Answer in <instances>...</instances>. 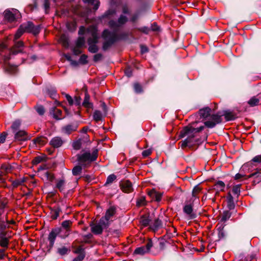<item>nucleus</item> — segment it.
Masks as SVG:
<instances>
[{
    "label": "nucleus",
    "mask_w": 261,
    "mask_h": 261,
    "mask_svg": "<svg viewBox=\"0 0 261 261\" xmlns=\"http://www.w3.org/2000/svg\"><path fill=\"white\" fill-rule=\"evenodd\" d=\"M6 70L10 73H14L17 70V67L10 64L6 65Z\"/></svg>",
    "instance_id": "obj_37"
},
{
    "label": "nucleus",
    "mask_w": 261,
    "mask_h": 261,
    "mask_svg": "<svg viewBox=\"0 0 261 261\" xmlns=\"http://www.w3.org/2000/svg\"><path fill=\"white\" fill-rule=\"evenodd\" d=\"M9 240L7 236H0V245L5 248L8 247Z\"/></svg>",
    "instance_id": "obj_26"
},
{
    "label": "nucleus",
    "mask_w": 261,
    "mask_h": 261,
    "mask_svg": "<svg viewBox=\"0 0 261 261\" xmlns=\"http://www.w3.org/2000/svg\"><path fill=\"white\" fill-rule=\"evenodd\" d=\"M125 74L128 77L132 75V70L130 67H127L125 70Z\"/></svg>",
    "instance_id": "obj_58"
},
{
    "label": "nucleus",
    "mask_w": 261,
    "mask_h": 261,
    "mask_svg": "<svg viewBox=\"0 0 261 261\" xmlns=\"http://www.w3.org/2000/svg\"><path fill=\"white\" fill-rule=\"evenodd\" d=\"M22 28L23 29L25 32L30 33L31 30L32 29L34 26V24L32 22H28L26 23H23L21 24Z\"/></svg>",
    "instance_id": "obj_29"
},
{
    "label": "nucleus",
    "mask_w": 261,
    "mask_h": 261,
    "mask_svg": "<svg viewBox=\"0 0 261 261\" xmlns=\"http://www.w3.org/2000/svg\"><path fill=\"white\" fill-rule=\"evenodd\" d=\"M91 231L95 234H100L102 233L103 230L109 227L108 225H104L101 223V219L99 220L98 223L92 224L90 225Z\"/></svg>",
    "instance_id": "obj_9"
},
{
    "label": "nucleus",
    "mask_w": 261,
    "mask_h": 261,
    "mask_svg": "<svg viewBox=\"0 0 261 261\" xmlns=\"http://www.w3.org/2000/svg\"><path fill=\"white\" fill-rule=\"evenodd\" d=\"M134 88L135 92L137 93H139L142 92V89L141 86L138 84L135 83L134 85Z\"/></svg>",
    "instance_id": "obj_50"
},
{
    "label": "nucleus",
    "mask_w": 261,
    "mask_h": 261,
    "mask_svg": "<svg viewBox=\"0 0 261 261\" xmlns=\"http://www.w3.org/2000/svg\"><path fill=\"white\" fill-rule=\"evenodd\" d=\"M204 126H201L197 128H194L191 126L185 127L180 133L179 137L184 138L187 136V138L180 142L182 148H185L189 145H194L199 143V140L195 139L196 134L202 131Z\"/></svg>",
    "instance_id": "obj_3"
},
{
    "label": "nucleus",
    "mask_w": 261,
    "mask_h": 261,
    "mask_svg": "<svg viewBox=\"0 0 261 261\" xmlns=\"http://www.w3.org/2000/svg\"><path fill=\"white\" fill-rule=\"evenodd\" d=\"M7 133L6 132H3L0 134V143H4L6 140Z\"/></svg>",
    "instance_id": "obj_54"
},
{
    "label": "nucleus",
    "mask_w": 261,
    "mask_h": 261,
    "mask_svg": "<svg viewBox=\"0 0 261 261\" xmlns=\"http://www.w3.org/2000/svg\"><path fill=\"white\" fill-rule=\"evenodd\" d=\"M102 55L101 54H97L94 56L93 60L94 62H97L101 60Z\"/></svg>",
    "instance_id": "obj_53"
},
{
    "label": "nucleus",
    "mask_w": 261,
    "mask_h": 261,
    "mask_svg": "<svg viewBox=\"0 0 261 261\" xmlns=\"http://www.w3.org/2000/svg\"><path fill=\"white\" fill-rule=\"evenodd\" d=\"M72 224V222L70 220H65L62 222L61 227L57 228V229H65V237H68L70 233V227Z\"/></svg>",
    "instance_id": "obj_14"
},
{
    "label": "nucleus",
    "mask_w": 261,
    "mask_h": 261,
    "mask_svg": "<svg viewBox=\"0 0 261 261\" xmlns=\"http://www.w3.org/2000/svg\"><path fill=\"white\" fill-rule=\"evenodd\" d=\"M47 142V138L45 137L40 136L33 140V145H43Z\"/></svg>",
    "instance_id": "obj_22"
},
{
    "label": "nucleus",
    "mask_w": 261,
    "mask_h": 261,
    "mask_svg": "<svg viewBox=\"0 0 261 261\" xmlns=\"http://www.w3.org/2000/svg\"><path fill=\"white\" fill-rule=\"evenodd\" d=\"M14 41L15 44L11 49V53L12 54L16 55L22 51L24 44L23 42L21 41L14 40Z\"/></svg>",
    "instance_id": "obj_12"
},
{
    "label": "nucleus",
    "mask_w": 261,
    "mask_h": 261,
    "mask_svg": "<svg viewBox=\"0 0 261 261\" xmlns=\"http://www.w3.org/2000/svg\"><path fill=\"white\" fill-rule=\"evenodd\" d=\"M85 39L84 37H79L76 42L77 47H81L85 44Z\"/></svg>",
    "instance_id": "obj_40"
},
{
    "label": "nucleus",
    "mask_w": 261,
    "mask_h": 261,
    "mask_svg": "<svg viewBox=\"0 0 261 261\" xmlns=\"http://www.w3.org/2000/svg\"><path fill=\"white\" fill-rule=\"evenodd\" d=\"M221 116H224L226 121L232 120L235 118L234 115L232 112L225 111L223 114L212 115L211 117L212 120H207L204 122L205 125L208 128H213L217 124L221 122Z\"/></svg>",
    "instance_id": "obj_5"
},
{
    "label": "nucleus",
    "mask_w": 261,
    "mask_h": 261,
    "mask_svg": "<svg viewBox=\"0 0 261 261\" xmlns=\"http://www.w3.org/2000/svg\"><path fill=\"white\" fill-rule=\"evenodd\" d=\"M152 246V241L151 240H149L145 246H143L137 248L134 251V253L136 254L144 255L148 253Z\"/></svg>",
    "instance_id": "obj_8"
},
{
    "label": "nucleus",
    "mask_w": 261,
    "mask_h": 261,
    "mask_svg": "<svg viewBox=\"0 0 261 261\" xmlns=\"http://www.w3.org/2000/svg\"><path fill=\"white\" fill-rule=\"evenodd\" d=\"M62 113L61 110L56 108H53L50 110V113L53 115V117L57 120H61L63 118Z\"/></svg>",
    "instance_id": "obj_19"
},
{
    "label": "nucleus",
    "mask_w": 261,
    "mask_h": 261,
    "mask_svg": "<svg viewBox=\"0 0 261 261\" xmlns=\"http://www.w3.org/2000/svg\"><path fill=\"white\" fill-rule=\"evenodd\" d=\"M116 14V10L113 9H110L107 11L101 17V19L105 18L111 19L112 16Z\"/></svg>",
    "instance_id": "obj_27"
},
{
    "label": "nucleus",
    "mask_w": 261,
    "mask_h": 261,
    "mask_svg": "<svg viewBox=\"0 0 261 261\" xmlns=\"http://www.w3.org/2000/svg\"><path fill=\"white\" fill-rule=\"evenodd\" d=\"M82 167L81 165L75 166L72 171L73 175L75 176L79 175L82 172Z\"/></svg>",
    "instance_id": "obj_36"
},
{
    "label": "nucleus",
    "mask_w": 261,
    "mask_h": 261,
    "mask_svg": "<svg viewBox=\"0 0 261 261\" xmlns=\"http://www.w3.org/2000/svg\"><path fill=\"white\" fill-rule=\"evenodd\" d=\"M161 227L162 221L159 219H155L153 223L150 225V228L154 231L159 229Z\"/></svg>",
    "instance_id": "obj_24"
},
{
    "label": "nucleus",
    "mask_w": 261,
    "mask_h": 261,
    "mask_svg": "<svg viewBox=\"0 0 261 261\" xmlns=\"http://www.w3.org/2000/svg\"><path fill=\"white\" fill-rule=\"evenodd\" d=\"M150 222V220L149 219L148 217L142 216L140 218V222L143 227H146L149 225Z\"/></svg>",
    "instance_id": "obj_28"
},
{
    "label": "nucleus",
    "mask_w": 261,
    "mask_h": 261,
    "mask_svg": "<svg viewBox=\"0 0 261 261\" xmlns=\"http://www.w3.org/2000/svg\"><path fill=\"white\" fill-rule=\"evenodd\" d=\"M211 113V109L208 107H206L205 108H203L202 109H201L199 110V115L201 117L203 118H206L208 116H210V120H212L211 117L212 115H210Z\"/></svg>",
    "instance_id": "obj_21"
},
{
    "label": "nucleus",
    "mask_w": 261,
    "mask_h": 261,
    "mask_svg": "<svg viewBox=\"0 0 261 261\" xmlns=\"http://www.w3.org/2000/svg\"><path fill=\"white\" fill-rule=\"evenodd\" d=\"M70 251V249L63 246L58 249V253L61 255L66 254Z\"/></svg>",
    "instance_id": "obj_42"
},
{
    "label": "nucleus",
    "mask_w": 261,
    "mask_h": 261,
    "mask_svg": "<svg viewBox=\"0 0 261 261\" xmlns=\"http://www.w3.org/2000/svg\"><path fill=\"white\" fill-rule=\"evenodd\" d=\"M63 139L60 137H55L51 139L49 144L54 148L61 147L64 143Z\"/></svg>",
    "instance_id": "obj_15"
},
{
    "label": "nucleus",
    "mask_w": 261,
    "mask_h": 261,
    "mask_svg": "<svg viewBox=\"0 0 261 261\" xmlns=\"http://www.w3.org/2000/svg\"><path fill=\"white\" fill-rule=\"evenodd\" d=\"M227 207L229 210L234 209L235 204L233 201V197L232 195L229 193L226 198Z\"/></svg>",
    "instance_id": "obj_20"
},
{
    "label": "nucleus",
    "mask_w": 261,
    "mask_h": 261,
    "mask_svg": "<svg viewBox=\"0 0 261 261\" xmlns=\"http://www.w3.org/2000/svg\"><path fill=\"white\" fill-rule=\"evenodd\" d=\"M82 146V143L81 140H77L74 142L72 144L73 148L75 150H79L81 149Z\"/></svg>",
    "instance_id": "obj_48"
},
{
    "label": "nucleus",
    "mask_w": 261,
    "mask_h": 261,
    "mask_svg": "<svg viewBox=\"0 0 261 261\" xmlns=\"http://www.w3.org/2000/svg\"><path fill=\"white\" fill-rule=\"evenodd\" d=\"M79 34L80 35L86 34L88 36V50L90 53H96L97 52L98 47L96 44L98 43L99 36L98 33L97 27L96 25H91L87 28L81 26L79 29Z\"/></svg>",
    "instance_id": "obj_2"
},
{
    "label": "nucleus",
    "mask_w": 261,
    "mask_h": 261,
    "mask_svg": "<svg viewBox=\"0 0 261 261\" xmlns=\"http://www.w3.org/2000/svg\"><path fill=\"white\" fill-rule=\"evenodd\" d=\"M60 212H61V210L59 208H57L54 210L52 212L51 218L54 220L56 219L59 217V213Z\"/></svg>",
    "instance_id": "obj_47"
},
{
    "label": "nucleus",
    "mask_w": 261,
    "mask_h": 261,
    "mask_svg": "<svg viewBox=\"0 0 261 261\" xmlns=\"http://www.w3.org/2000/svg\"><path fill=\"white\" fill-rule=\"evenodd\" d=\"M138 30L140 31V32H142L145 33V34H148L149 31V29L147 27H146L139 28Z\"/></svg>",
    "instance_id": "obj_62"
},
{
    "label": "nucleus",
    "mask_w": 261,
    "mask_h": 261,
    "mask_svg": "<svg viewBox=\"0 0 261 261\" xmlns=\"http://www.w3.org/2000/svg\"><path fill=\"white\" fill-rule=\"evenodd\" d=\"M252 160L254 162L261 163V154L260 155H257L255 156Z\"/></svg>",
    "instance_id": "obj_64"
},
{
    "label": "nucleus",
    "mask_w": 261,
    "mask_h": 261,
    "mask_svg": "<svg viewBox=\"0 0 261 261\" xmlns=\"http://www.w3.org/2000/svg\"><path fill=\"white\" fill-rule=\"evenodd\" d=\"M201 190V188L199 186H195L192 191V197L195 199L198 198V195L200 193Z\"/></svg>",
    "instance_id": "obj_33"
},
{
    "label": "nucleus",
    "mask_w": 261,
    "mask_h": 261,
    "mask_svg": "<svg viewBox=\"0 0 261 261\" xmlns=\"http://www.w3.org/2000/svg\"><path fill=\"white\" fill-rule=\"evenodd\" d=\"M75 253L79 254H84V249L81 246H80L76 248L75 251Z\"/></svg>",
    "instance_id": "obj_63"
},
{
    "label": "nucleus",
    "mask_w": 261,
    "mask_h": 261,
    "mask_svg": "<svg viewBox=\"0 0 261 261\" xmlns=\"http://www.w3.org/2000/svg\"><path fill=\"white\" fill-rule=\"evenodd\" d=\"M102 117V114L100 111L96 110L93 114V118L94 120L98 122L101 120Z\"/></svg>",
    "instance_id": "obj_34"
},
{
    "label": "nucleus",
    "mask_w": 261,
    "mask_h": 261,
    "mask_svg": "<svg viewBox=\"0 0 261 261\" xmlns=\"http://www.w3.org/2000/svg\"><path fill=\"white\" fill-rule=\"evenodd\" d=\"M25 181L24 178H19L14 180L12 182V185L14 187H17L21 185Z\"/></svg>",
    "instance_id": "obj_43"
},
{
    "label": "nucleus",
    "mask_w": 261,
    "mask_h": 261,
    "mask_svg": "<svg viewBox=\"0 0 261 261\" xmlns=\"http://www.w3.org/2000/svg\"><path fill=\"white\" fill-rule=\"evenodd\" d=\"M151 152L152 151L150 149L145 150L142 153V156L144 158H146L151 153Z\"/></svg>",
    "instance_id": "obj_55"
},
{
    "label": "nucleus",
    "mask_w": 261,
    "mask_h": 261,
    "mask_svg": "<svg viewBox=\"0 0 261 261\" xmlns=\"http://www.w3.org/2000/svg\"><path fill=\"white\" fill-rule=\"evenodd\" d=\"M74 103L76 106H80L81 103V98L80 96H75L74 97V100H73Z\"/></svg>",
    "instance_id": "obj_59"
},
{
    "label": "nucleus",
    "mask_w": 261,
    "mask_h": 261,
    "mask_svg": "<svg viewBox=\"0 0 261 261\" xmlns=\"http://www.w3.org/2000/svg\"><path fill=\"white\" fill-rule=\"evenodd\" d=\"M85 257V254H79L76 257L74 258L73 261H82Z\"/></svg>",
    "instance_id": "obj_57"
},
{
    "label": "nucleus",
    "mask_w": 261,
    "mask_h": 261,
    "mask_svg": "<svg viewBox=\"0 0 261 261\" xmlns=\"http://www.w3.org/2000/svg\"><path fill=\"white\" fill-rule=\"evenodd\" d=\"M27 133L24 130H19L15 134V139L18 141H25L28 139Z\"/></svg>",
    "instance_id": "obj_18"
},
{
    "label": "nucleus",
    "mask_w": 261,
    "mask_h": 261,
    "mask_svg": "<svg viewBox=\"0 0 261 261\" xmlns=\"http://www.w3.org/2000/svg\"><path fill=\"white\" fill-rule=\"evenodd\" d=\"M40 31V27L39 25H34L33 26V28L31 30L30 33H33L34 35H37L39 34Z\"/></svg>",
    "instance_id": "obj_49"
},
{
    "label": "nucleus",
    "mask_w": 261,
    "mask_h": 261,
    "mask_svg": "<svg viewBox=\"0 0 261 261\" xmlns=\"http://www.w3.org/2000/svg\"><path fill=\"white\" fill-rule=\"evenodd\" d=\"M183 211L190 219H194L196 217V215L193 212V206L191 204L185 205L183 208Z\"/></svg>",
    "instance_id": "obj_17"
},
{
    "label": "nucleus",
    "mask_w": 261,
    "mask_h": 261,
    "mask_svg": "<svg viewBox=\"0 0 261 261\" xmlns=\"http://www.w3.org/2000/svg\"><path fill=\"white\" fill-rule=\"evenodd\" d=\"M48 93H49L50 97H51L53 98H55L57 95L56 91L54 89L49 91Z\"/></svg>",
    "instance_id": "obj_61"
},
{
    "label": "nucleus",
    "mask_w": 261,
    "mask_h": 261,
    "mask_svg": "<svg viewBox=\"0 0 261 261\" xmlns=\"http://www.w3.org/2000/svg\"><path fill=\"white\" fill-rule=\"evenodd\" d=\"M240 188H241V186L240 185H236V186H233V187L232 188V192L233 194L237 197L240 195Z\"/></svg>",
    "instance_id": "obj_39"
},
{
    "label": "nucleus",
    "mask_w": 261,
    "mask_h": 261,
    "mask_svg": "<svg viewBox=\"0 0 261 261\" xmlns=\"http://www.w3.org/2000/svg\"><path fill=\"white\" fill-rule=\"evenodd\" d=\"M9 222L7 221L6 223L4 221L0 222V228L2 230H4L7 227L9 226Z\"/></svg>",
    "instance_id": "obj_52"
},
{
    "label": "nucleus",
    "mask_w": 261,
    "mask_h": 261,
    "mask_svg": "<svg viewBox=\"0 0 261 261\" xmlns=\"http://www.w3.org/2000/svg\"><path fill=\"white\" fill-rule=\"evenodd\" d=\"M116 208L114 206H110L106 211L105 216L100 218L101 223L104 225L109 226L111 221H112L113 216L115 215Z\"/></svg>",
    "instance_id": "obj_6"
},
{
    "label": "nucleus",
    "mask_w": 261,
    "mask_h": 261,
    "mask_svg": "<svg viewBox=\"0 0 261 261\" xmlns=\"http://www.w3.org/2000/svg\"><path fill=\"white\" fill-rule=\"evenodd\" d=\"M87 58H88V57L87 55H82L80 57V58L79 59V62L83 64H87L88 62Z\"/></svg>",
    "instance_id": "obj_51"
},
{
    "label": "nucleus",
    "mask_w": 261,
    "mask_h": 261,
    "mask_svg": "<svg viewBox=\"0 0 261 261\" xmlns=\"http://www.w3.org/2000/svg\"><path fill=\"white\" fill-rule=\"evenodd\" d=\"M82 106L86 108H92L93 104L90 101V96L87 92L85 94V97L82 103Z\"/></svg>",
    "instance_id": "obj_23"
},
{
    "label": "nucleus",
    "mask_w": 261,
    "mask_h": 261,
    "mask_svg": "<svg viewBox=\"0 0 261 261\" xmlns=\"http://www.w3.org/2000/svg\"><path fill=\"white\" fill-rule=\"evenodd\" d=\"M35 109L40 115H43L44 114L45 110L42 106L38 105L35 107Z\"/></svg>",
    "instance_id": "obj_46"
},
{
    "label": "nucleus",
    "mask_w": 261,
    "mask_h": 261,
    "mask_svg": "<svg viewBox=\"0 0 261 261\" xmlns=\"http://www.w3.org/2000/svg\"><path fill=\"white\" fill-rule=\"evenodd\" d=\"M61 41L62 42L64 46L66 47L68 45V42L67 39L64 36H62L60 38Z\"/></svg>",
    "instance_id": "obj_56"
},
{
    "label": "nucleus",
    "mask_w": 261,
    "mask_h": 261,
    "mask_svg": "<svg viewBox=\"0 0 261 261\" xmlns=\"http://www.w3.org/2000/svg\"><path fill=\"white\" fill-rule=\"evenodd\" d=\"M77 127L78 124L75 123L67 124L61 128V132L65 134L69 135L72 132L76 131Z\"/></svg>",
    "instance_id": "obj_10"
},
{
    "label": "nucleus",
    "mask_w": 261,
    "mask_h": 261,
    "mask_svg": "<svg viewBox=\"0 0 261 261\" xmlns=\"http://www.w3.org/2000/svg\"><path fill=\"white\" fill-rule=\"evenodd\" d=\"M24 32H25V31L22 28V26L21 25L15 35L14 40H17L18 39H19L24 33Z\"/></svg>",
    "instance_id": "obj_38"
},
{
    "label": "nucleus",
    "mask_w": 261,
    "mask_h": 261,
    "mask_svg": "<svg viewBox=\"0 0 261 261\" xmlns=\"http://www.w3.org/2000/svg\"><path fill=\"white\" fill-rule=\"evenodd\" d=\"M231 214V213L228 211H224L222 215L221 221L224 222L226 221L230 218Z\"/></svg>",
    "instance_id": "obj_35"
},
{
    "label": "nucleus",
    "mask_w": 261,
    "mask_h": 261,
    "mask_svg": "<svg viewBox=\"0 0 261 261\" xmlns=\"http://www.w3.org/2000/svg\"><path fill=\"white\" fill-rule=\"evenodd\" d=\"M21 124V122L19 120H17L15 121L12 126L11 128L14 131L17 130L20 127Z\"/></svg>",
    "instance_id": "obj_44"
},
{
    "label": "nucleus",
    "mask_w": 261,
    "mask_h": 261,
    "mask_svg": "<svg viewBox=\"0 0 261 261\" xmlns=\"http://www.w3.org/2000/svg\"><path fill=\"white\" fill-rule=\"evenodd\" d=\"M66 182L64 178L56 180V188L61 192H63L66 190Z\"/></svg>",
    "instance_id": "obj_16"
},
{
    "label": "nucleus",
    "mask_w": 261,
    "mask_h": 261,
    "mask_svg": "<svg viewBox=\"0 0 261 261\" xmlns=\"http://www.w3.org/2000/svg\"><path fill=\"white\" fill-rule=\"evenodd\" d=\"M121 189L125 193H129L133 191L132 184L129 180H124L120 184Z\"/></svg>",
    "instance_id": "obj_13"
},
{
    "label": "nucleus",
    "mask_w": 261,
    "mask_h": 261,
    "mask_svg": "<svg viewBox=\"0 0 261 261\" xmlns=\"http://www.w3.org/2000/svg\"><path fill=\"white\" fill-rule=\"evenodd\" d=\"M76 156L79 164L86 168L96 160L97 150H94L92 153L89 150H82L80 153L76 155Z\"/></svg>",
    "instance_id": "obj_4"
},
{
    "label": "nucleus",
    "mask_w": 261,
    "mask_h": 261,
    "mask_svg": "<svg viewBox=\"0 0 261 261\" xmlns=\"http://www.w3.org/2000/svg\"><path fill=\"white\" fill-rule=\"evenodd\" d=\"M149 194L151 195L152 198L154 199L155 201L158 202L161 201L162 196V193L153 191L151 192Z\"/></svg>",
    "instance_id": "obj_30"
},
{
    "label": "nucleus",
    "mask_w": 261,
    "mask_h": 261,
    "mask_svg": "<svg viewBox=\"0 0 261 261\" xmlns=\"http://www.w3.org/2000/svg\"><path fill=\"white\" fill-rule=\"evenodd\" d=\"M20 16L19 11L16 9H13L12 11L6 10L4 12L5 18L10 22L14 21Z\"/></svg>",
    "instance_id": "obj_7"
},
{
    "label": "nucleus",
    "mask_w": 261,
    "mask_h": 261,
    "mask_svg": "<svg viewBox=\"0 0 261 261\" xmlns=\"http://www.w3.org/2000/svg\"><path fill=\"white\" fill-rule=\"evenodd\" d=\"M116 179V176L113 174L108 176L107 181L105 184V186L111 184Z\"/></svg>",
    "instance_id": "obj_41"
},
{
    "label": "nucleus",
    "mask_w": 261,
    "mask_h": 261,
    "mask_svg": "<svg viewBox=\"0 0 261 261\" xmlns=\"http://www.w3.org/2000/svg\"><path fill=\"white\" fill-rule=\"evenodd\" d=\"M61 231L62 229H57L56 228L52 229L51 232L49 233L48 239L49 241V245L51 247L53 246L57 236L59 234L60 232Z\"/></svg>",
    "instance_id": "obj_11"
},
{
    "label": "nucleus",
    "mask_w": 261,
    "mask_h": 261,
    "mask_svg": "<svg viewBox=\"0 0 261 261\" xmlns=\"http://www.w3.org/2000/svg\"><path fill=\"white\" fill-rule=\"evenodd\" d=\"M259 103V98L254 96L252 97L250 99V100L248 101V103L251 106V107H254L255 106H257Z\"/></svg>",
    "instance_id": "obj_31"
},
{
    "label": "nucleus",
    "mask_w": 261,
    "mask_h": 261,
    "mask_svg": "<svg viewBox=\"0 0 261 261\" xmlns=\"http://www.w3.org/2000/svg\"><path fill=\"white\" fill-rule=\"evenodd\" d=\"M66 98L69 104L71 106L74 103L72 98L68 94H66Z\"/></svg>",
    "instance_id": "obj_60"
},
{
    "label": "nucleus",
    "mask_w": 261,
    "mask_h": 261,
    "mask_svg": "<svg viewBox=\"0 0 261 261\" xmlns=\"http://www.w3.org/2000/svg\"><path fill=\"white\" fill-rule=\"evenodd\" d=\"M127 21V18L123 15L120 16L117 21L113 20L109 21V26L114 30V32H111L108 29L103 31L102 34V38L104 40L102 45L103 50H107L118 39L116 31Z\"/></svg>",
    "instance_id": "obj_1"
},
{
    "label": "nucleus",
    "mask_w": 261,
    "mask_h": 261,
    "mask_svg": "<svg viewBox=\"0 0 261 261\" xmlns=\"http://www.w3.org/2000/svg\"><path fill=\"white\" fill-rule=\"evenodd\" d=\"M215 189L217 191H223L225 188V184L221 180L218 181L215 184Z\"/></svg>",
    "instance_id": "obj_32"
},
{
    "label": "nucleus",
    "mask_w": 261,
    "mask_h": 261,
    "mask_svg": "<svg viewBox=\"0 0 261 261\" xmlns=\"http://www.w3.org/2000/svg\"><path fill=\"white\" fill-rule=\"evenodd\" d=\"M66 26L70 31H74L76 29V23L74 22H68Z\"/></svg>",
    "instance_id": "obj_45"
},
{
    "label": "nucleus",
    "mask_w": 261,
    "mask_h": 261,
    "mask_svg": "<svg viewBox=\"0 0 261 261\" xmlns=\"http://www.w3.org/2000/svg\"><path fill=\"white\" fill-rule=\"evenodd\" d=\"M85 3H88L90 5H94L93 9L96 11L99 6V2L98 0H83Z\"/></svg>",
    "instance_id": "obj_25"
}]
</instances>
